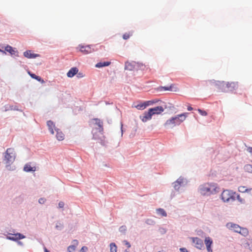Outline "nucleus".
I'll use <instances>...</instances> for the list:
<instances>
[{"instance_id": "obj_1", "label": "nucleus", "mask_w": 252, "mask_h": 252, "mask_svg": "<svg viewBox=\"0 0 252 252\" xmlns=\"http://www.w3.org/2000/svg\"><path fill=\"white\" fill-rule=\"evenodd\" d=\"M188 113H184L170 118L164 124V127L172 128L177 126H179L185 121L188 116Z\"/></svg>"}, {"instance_id": "obj_2", "label": "nucleus", "mask_w": 252, "mask_h": 252, "mask_svg": "<svg viewBox=\"0 0 252 252\" xmlns=\"http://www.w3.org/2000/svg\"><path fill=\"white\" fill-rule=\"evenodd\" d=\"M218 187L216 184L206 183L201 185L199 188L200 193L204 195H209L218 192Z\"/></svg>"}, {"instance_id": "obj_3", "label": "nucleus", "mask_w": 252, "mask_h": 252, "mask_svg": "<svg viewBox=\"0 0 252 252\" xmlns=\"http://www.w3.org/2000/svg\"><path fill=\"white\" fill-rule=\"evenodd\" d=\"M226 226L229 229L238 233L243 236H246L249 234L248 230L246 228L241 227L237 224L229 222L227 223Z\"/></svg>"}, {"instance_id": "obj_4", "label": "nucleus", "mask_w": 252, "mask_h": 252, "mask_svg": "<svg viewBox=\"0 0 252 252\" xmlns=\"http://www.w3.org/2000/svg\"><path fill=\"white\" fill-rule=\"evenodd\" d=\"M234 193H235L231 190H224L223 191L221 194V199L224 202H228L231 199H233Z\"/></svg>"}, {"instance_id": "obj_5", "label": "nucleus", "mask_w": 252, "mask_h": 252, "mask_svg": "<svg viewBox=\"0 0 252 252\" xmlns=\"http://www.w3.org/2000/svg\"><path fill=\"white\" fill-rule=\"evenodd\" d=\"M214 85L218 90L221 92H227L226 82L224 81H217L214 83Z\"/></svg>"}, {"instance_id": "obj_6", "label": "nucleus", "mask_w": 252, "mask_h": 252, "mask_svg": "<svg viewBox=\"0 0 252 252\" xmlns=\"http://www.w3.org/2000/svg\"><path fill=\"white\" fill-rule=\"evenodd\" d=\"M13 149L10 148L7 149L4 157L6 163L12 162L14 160L15 157L13 153Z\"/></svg>"}, {"instance_id": "obj_7", "label": "nucleus", "mask_w": 252, "mask_h": 252, "mask_svg": "<svg viewBox=\"0 0 252 252\" xmlns=\"http://www.w3.org/2000/svg\"><path fill=\"white\" fill-rule=\"evenodd\" d=\"M79 50L84 54H88L94 51V49L90 45H79L78 46Z\"/></svg>"}, {"instance_id": "obj_8", "label": "nucleus", "mask_w": 252, "mask_h": 252, "mask_svg": "<svg viewBox=\"0 0 252 252\" xmlns=\"http://www.w3.org/2000/svg\"><path fill=\"white\" fill-rule=\"evenodd\" d=\"M92 123L94 125L98 126V131L101 134H102L103 131L102 121L99 119L95 118L92 120Z\"/></svg>"}, {"instance_id": "obj_9", "label": "nucleus", "mask_w": 252, "mask_h": 252, "mask_svg": "<svg viewBox=\"0 0 252 252\" xmlns=\"http://www.w3.org/2000/svg\"><path fill=\"white\" fill-rule=\"evenodd\" d=\"M192 239L193 243L195 244V246L196 248L201 250L204 247L203 241L199 237H190Z\"/></svg>"}, {"instance_id": "obj_10", "label": "nucleus", "mask_w": 252, "mask_h": 252, "mask_svg": "<svg viewBox=\"0 0 252 252\" xmlns=\"http://www.w3.org/2000/svg\"><path fill=\"white\" fill-rule=\"evenodd\" d=\"M158 90L159 91H169L177 92L178 91V89L174 84H171L170 86L168 87H159L158 88Z\"/></svg>"}, {"instance_id": "obj_11", "label": "nucleus", "mask_w": 252, "mask_h": 252, "mask_svg": "<svg viewBox=\"0 0 252 252\" xmlns=\"http://www.w3.org/2000/svg\"><path fill=\"white\" fill-rule=\"evenodd\" d=\"M152 116L155 114H160L164 111V108L161 106H157L149 109Z\"/></svg>"}, {"instance_id": "obj_12", "label": "nucleus", "mask_w": 252, "mask_h": 252, "mask_svg": "<svg viewBox=\"0 0 252 252\" xmlns=\"http://www.w3.org/2000/svg\"><path fill=\"white\" fill-rule=\"evenodd\" d=\"M227 92L233 91L238 88V82H226Z\"/></svg>"}, {"instance_id": "obj_13", "label": "nucleus", "mask_w": 252, "mask_h": 252, "mask_svg": "<svg viewBox=\"0 0 252 252\" xmlns=\"http://www.w3.org/2000/svg\"><path fill=\"white\" fill-rule=\"evenodd\" d=\"M204 243L206 246L208 252H212V245L213 244V240L210 237H205Z\"/></svg>"}, {"instance_id": "obj_14", "label": "nucleus", "mask_w": 252, "mask_h": 252, "mask_svg": "<svg viewBox=\"0 0 252 252\" xmlns=\"http://www.w3.org/2000/svg\"><path fill=\"white\" fill-rule=\"evenodd\" d=\"M78 241L77 240H73L71 242V245L67 247V252H75L77 246L78 245Z\"/></svg>"}, {"instance_id": "obj_15", "label": "nucleus", "mask_w": 252, "mask_h": 252, "mask_svg": "<svg viewBox=\"0 0 252 252\" xmlns=\"http://www.w3.org/2000/svg\"><path fill=\"white\" fill-rule=\"evenodd\" d=\"M152 115L149 110L148 111L145 112L143 114V116H141L140 118L143 122H146L147 121L150 120L152 119Z\"/></svg>"}, {"instance_id": "obj_16", "label": "nucleus", "mask_w": 252, "mask_h": 252, "mask_svg": "<svg viewBox=\"0 0 252 252\" xmlns=\"http://www.w3.org/2000/svg\"><path fill=\"white\" fill-rule=\"evenodd\" d=\"M5 52L6 51L9 53L11 55H14L15 56H18V52L17 50L13 49L11 46L9 45H7L5 47Z\"/></svg>"}, {"instance_id": "obj_17", "label": "nucleus", "mask_w": 252, "mask_h": 252, "mask_svg": "<svg viewBox=\"0 0 252 252\" xmlns=\"http://www.w3.org/2000/svg\"><path fill=\"white\" fill-rule=\"evenodd\" d=\"M56 131V137L59 141H62L64 138V135L63 132L59 128L55 129Z\"/></svg>"}, {"instance_id": "obj_18", "label": "nucleus", "mask_w": 252, "mask_h": 252, "mask_svg": "<svg viewBox=\"0 0 252 252\" xmlns=\"http://www.w3.org/2000/svg\"><path fill=\"white\" fill-rule=\"evenodd\" d=\"M24 55L25 57L29 59L35 58L39 56V55L38 54H34L32 53V51L31 50H28L25 51L24 53Z\"/></svg>"}, {"instance_id": "obj_19", "label": "nucleus", "mask_w": 252, "mask_h": 252, "mask_svg": "<svg viewBox=\"0 0 252 252\" xmlns=\"http://www.w3.org/2000/svg\"><path fill=\"white\" fill-rule=\"evenodd\" d=\"M47 125L48 127V129L52 134H54V129H57L55 127V124L52 121H48L47 122Z\"/></svg>"}, {"instance_id": "obj_20", "label": "nucleus", "mask_w": 252, "mask_h": 252, "mask_svg": "<svg viewBox=\"0 0 252 252\" xmlns=\"http://www.w3.org/2000/svg\"><path fill=\"white\" fill-rule=\"evenodd\" d=\"M78 71V69L77 67L71 68L67 72V76L68 77H73Z\"/></svg>"}, {"instance_id": "obj_21", "label": "nucleus", "mask_w": 252, "mask_h": 252, "mask_svg": "<svg viewBox=\"0 0 252 252\" xmlns=\"http://www.w3.org/2000/svg\"><path fill=\"white\" fill-rule=\"evenodd\" d=\"M24 170L26 172L34 171L36 170L35 166H31L30 163L26 164L24 168Z\"/></svg>"}, {"instance_id": "obj_22", "label": "nucleus", "mask_w": 252, "mask_h": 252, "mask_svg": "<svg viewBox=\"0 0 252 252\" xmlns=\"http://www.w3.org/2000/svg\"><path fill=\"white\" fill-rule=\"evenodd\" d=\"M111 64L110 62H99L97 63L95 66L97 68H100L104 66H107Z\"/></svg>"}, {"instance_id": "obj_23", "label": "nucleus", "mask_w": 252, "mask_h": 252, "mask_svg": "<svg viewBox=\"0 0 252 252\" xmlns=\"http://www.w3.org/2000/svg\"><path fill=\"white\" fill-rule=\"evenodd\" d=\"M183 182V179L179 178L174 183V188L175 189L178 190L182 183Z\"/></svg>"}, {"instance_id": "obj_24", "label": "nucleus", "mask_w": 252, "mask_h": 252, "mask_svg": "<svg viewBox=\"0 0 252 252\" xmlns=\"http://www.w3.org/2000/svg\"><path fill=\"white\" fill-rule=\"evenodd\" d=\"M238 190L239 192H241L244 193V192H248L250 193V194H252V189H246V187L244 186L239 187L238 188Z\"/></svg>"}, {"instance_id": "obj_25", "label": "nucleus", "mask_w": 252, "mask_h": 252, "mask_svg": "<svg viewBox=\"0 0 252 252\" xmlns=\"http://www.w3.org/2000/svg\"><path fill=\"white\" fill-rule=\"evenodd\" d=\"M242 245L245 248L247 249H249L250 250H252V245L251 246V244L249 242L247 241L246 240L244 241L242 243Z\"/></svg>"}, {"instance_id": "obj_26", "label": "nucleus", "mask_w": 252, "mask_h": 252, "mask_svg": "<svg viewBox=\"0 0 252 252\" xmlns=\"http://www.w3.org/2000/svg\"><path fill=\"white\" fill-rule=\"evenodd\" d=\"M157 213L162 217H166L167 214L165 210L161 208L157 209Z\"/></svg>"}, {"instance_id": "obj_27", "label": "nucleus", "mask_w": 252, "mask_h": 252, "mask_svg": "<svg viewBox=\"0 0 252 252\" xmlns=\"http://www.w3.org/2000/svg\"><path fill=\"white\" fill-rule=\"evenodd\" d=\"M244 170L246 172L252 173V165L247 164L244 166Z\"/></svg>"}, {"instance_id": "obj_28", "label": "nucleus", "mask_w": 252, "mask_h": 252, "mask_svg": "<svg viewBox=\"0 0 252 252\" xmlns=\"http://www.w3.org/2000/svg\"><path fill=\"white\" fill-rule=\"evenodd\" d=\"M110 252H117V246L115 243H111L110 244Z\"/></svg>"}, {"instance_id": "obj_29", "label": "nucleus", "mask_w": 252, "mask_h": 252, "mask_svg": "<svg viewBox=\"0 0 252 252\" xmlns=\"http://www.w3.org/2000/svg\"><path fill=\"white\" fill-rule=\"evenodd\" d=\"M7 239L16 242H18L19 240L25 238V237H5Z\"/></svg>"}, {"instance_id": "obj_30", "label": "nucleus", "mask_w": 252, "mask_h": 252, "mask_svg": "<svg viewBox=\"0 0 252 252\" xmlns=\"http://www.w3.org/2000/svg\"><path fill=\"white\" fill-rule=\"evenodd\" d=\"M135 107L138 110H143L146 107L144 103V102L142 103H140L139 104H137V105L135 106Z\"/></svg>"}, {"instance_id": "obj_31", "label": "nucleus", "mask_w": 252, "mask_h": 252, "mask_svg": "<svg viewBox=\"0 0 252 252\" xmlns=\"http://www.w3.org/2000/svg\"><path fill=\"white\" fill-rule=\"evenodd\" d=\"M132 34V32H128V33H125L123 35V38L125 40H126L128 39L130 36H131Z\"/></svg>"}, {"instance_id": "obj_32", "label": "nucleus", "mask_w": 252, "mask_h": 252, "mask_svg": "<svg viewBox=\"0 0 252 252\" xmlns=\"http://www.w3.org/2000/svg\"><path fill=\"white\" fill-rule=\"evenodd\" d=\"M157 101H154V100H150V101H145L144 102V103L146 105V107L150 105H152L153 104H154V103H156L157 102Z\"/></svg>"}, {"instance_id": "obj_33", "label": "nucleus", "mask_w": 252, "mask_h": 252, "mask_svg": "<svg viewBox=\"0 0 252 252\" xmlns=\"http://www.w3.org/2000/svg\"><path fill=\"white\" fill-rule=\"evenodd\" d=\"M198 111L199 113V114L202 116H206L207 115V113L205 111L201 109H198Z\"/></svg>"}, {"instance_id": "obj_34", "label": "nucleus", "mask_w": 252, "mask_h": 252, "mask_svg": "<svg viewBox=\"0 0 252 252\" xmlns=\"http://www.w3.org/2000/svg\"><path fill=\"white\" fill-rule=\"evenodd\" d=\"M119 230L122 232H125L126 230V227L125 225H123L120 227Z\"/></svg>"}, {"instance_id": "obj_35", "label": "nucleus", "mask_w": 252, "mask_h": 252, "mask_svg": "<svg viewBox=\"0 0 252 252\" xmlns=\"http://www.w3.org/2000/svg\"><path fill=\"white\" fill-rule=\"evenodd\" d=\"M88 250V248L86 246H83L80 250L79 251V252H87V251Z\"/></svg>"}, {"instance_id": "obj_36", "label": "nucleus", "mask_w": 252, "mask_h": 252, "mask_svg": "<svg viewBox=\"0 0 252 252\" xmlns=\"http://www.w3.org/2000/svg\"><path fill=\"white\" fill-rule=\"evenodd\" d=\"M146 223L150 225H153L155 223V222L152 219H147L146 220Z\"/></svg>"}, {"instance_id": "obj_37", "label": "nucleus", "mask_w": 252, "mask_h": 252, "mask_svg": "<svg viewBox=\"0 0 252 252\" xmlns=\"http://www.w3.org/2000/svg\"><path fill=\"white\" fill-rule=\"evenodd\" d=\"M63 226V224L62 223H61V222H58L57 224H56V227L58 229H61Z\"/></svg>"}, {"instance_id": "obj_38", "label": "nucleus", "mask_w": 252, "mask_h": 252, "mask_svg": "<svg viewBox=\"0 0 252 252\" xmlns=\"http://www.w3.org/2000/svg\"><path fill=\"white\" fill-rule=\"evenodd\" d=\"M35 79L38 81L41 82L42 84L44 83V81L39 76H37Z\"/></svg>"}, {"instance_id": "obj_39", "label": "nucleus", "mask_w": 252, "mask_h": 252, "mask_svg": "<svg viewBox=\"0 0 252 252\" xmlns=\"http://www.w3.org/2000/svg\"><path fill=\"white\" fill-rule=\"evenodd\" d=\"M131 63H126V68L129 69V70H131L132 68L130 67V66H131Z\"/></svg>"}, {"instance_id": "obj_40", "label": "nucleus", "mask_w": 252, "mask_h": 252, "mask_svg": "<svg viewBox=\"0 0 252 252\" xmlns=\"http://www.w3.org/2000/svg\"><path fill=\"white\" fill-rule=\"evenodd\" d=\"M28 73L30 75V76L32 78H33V79H35L36 78L37 75H36L35 74H33V73H31L30 71L28 72Z\"/></svg>"}, {"instance_id": "obj_41", "label": "nucleus", "mask_w": 252, "mask_h": 252, "mask_svg": "<svg viewBox=\"0 0 252 252\" xmlns=\"http://www.w3.org/2000/svg\"><path fill=\"white\" fill-rule=\"evenodd\" d=\"M46 199L44 198H41L39 199L38 202L40 204H43L45 202Z\"/></svg>"}, {"instance_id": "obj_42", "label": "nucleus", "mask_w": 252, "mask_h": 252, "mask_svg": "<svg viewBox=\"0 0 252 252\" xmlns=\"http://www.w3.org/2000/svg\"><path fill=\"white\" fill-rule=\"evenodd\" d=\"M179 250L180 252H188V250L186 248H181Z\"/></svg>"}, {"instance_id": "obj_43", "label": "nucleus", "mask_w": 252, "mask_h": 252, "mask_svg": "<svg viewBox=\"0 0 252 252\" xmlns=\"http://www.w3.org/2000/svg\"><path fill=\"white\" fill-rule=\"evenodd\" d=\"M124 243L125 244V245H126L128 248L131 247L130 244L127 241H124Z\"/></svg>"}, {"instance_id": "obj_44", "label": "nucleus", "mask_w": 252, "mask_h": 252, "mask_svg": "<svg viewBox=\"0 0 252 252\" xmlns=\"http://www.w3.org/2000/svg\"><path fill=\"white\" fill-rule=\"evenodd\" d=\"M64 206V203L62 201H61L59 203V207L60 208H63Z\"/></svg>"}, {"instance_id": "obj_45", "label": "nucleus", "mask_w": 252, "mask_h": 252, "mask_svg": "<svg viewBox=\"0 0 252 252\" xmlns=\"http://www.w3.org/2000/svg\"><path fill=\"white\" fill-rule=\"evenodd\" d=\"M42 245L43 246V249L44 252H50V251H49L44 246L43 243H42Z\"/></svg>"}, {"instance_id": "obj_46", "label": "nucleus", "mask_w": 252, "mask_h": 252, "mask_svg": "<svg viewBox=\"0 0 252 252\" xmlns=\"http://www.w3.org/2000/svg\"><path fill=\"white\" fill-rule=\"evenodd\" d=\"M10 234H11V235H15V236H18L19 237L24 236V235L21 234L20 233H17V234H12V233H10Z\"/></svg>"}, {"instance_id": "obj_47", "label": "nucleus", "mask_w": 252, "mask_h": 252, "mask_svg": "<svg viewBox=\"0 0 252 252\" xmlns=\"http://www.w3.org/2000/svg\"><path fill=\"white\" fill-rule=\"evenodd\" d=\"M248 151L252 154V147L248 148Z\"/></svg>"}, {"instance_id": "obj_48", "label": "nucleus", "mask_w": 252, "mask_h": 252, "mask_svg": "<svg viewBox=\"0 0 252 252\" xmlns=\"http://www.w3.org/2000/svg\"><path fill=\"white\" fill-rule=\"evenodd\" d=\"M17 244H18L19 246H23V243H22L20 240H19V241L17 242Z\"/></svg>"}, {"instance_id": "obj_49", "label": "nucleus", "mask_w": 252, "mask_h": 252, "mask_svg": "<svg viewBox=\"0 0 252 252\" xmlns=\"http://www.w3.org/2000/svg\"><path fill=\"white\" fill-rule=\"evenodd\" d=\"M193 109V108L190 106H188V110L189 111H191Z\"/></svg>"}, {"instance_id": "obj_50", "label": "nucleus", "mask_w": 252, "mask_h": 252, "mask_svg": "<svg viewBox=\"0 0 252 252\" xmlns=\"http://www.w3.org/2000/svg\"><path fill=\"white\" fill-rule=\"evenodd\" d=\"M93 137L94 139H97V137L95 136L94 132V129L93 130Z\"/></svg>"}, {"instance_id": "obj_51", "label": "nucleus", "mask_w": 252, "mask_h": 252, "mask_svg": "<svg viewBox=\"0 0 252 252\" xmlns=\"http://www.w3.org/2000/svg\"><path fill=\"white\" fill-rule=\"evenodd\" d=\"M0 52H1L3 53V54H6V52L0 49Z\"/></svg>"}, {"instance_id": "obj_52", "label": "nucleus", "mask_w": 252, "mask_h": 252, "mask_svg": "<svg viewBox=\"0 0 252 252\" xmlns=\"http://www.w3.org/2000/svg\"><path fill=\"white\" fill-rule=\"evenodd\" d=\"M237 198H238V199L241 202H242V200L240 198L239 195H238Z\"/></svg>"}, {"instance_id": "obj_53", "label": "nucleus", "mask_w": 252, "mask_h": 252, "mask_svg": "<svg viewBox=\"0 0 252 252\" xmlns=\"http://www.w3.org/2000/svg\"><path fill=\"white\" fill-rule=\"evenodd\" d=\"M37 240L39 242H40V241L41 240L40 238L37 239Z\"/></svg>"}, {"instance_id": "obj_54", "label": "nucleus", "mask_w": 252, "mask_h": 252, "mask_svg": "<svg viewBox=\"0 0 252 252\" xmlns=\"http://www.w3.org/2000/svg\"><path fill=\"white\" fill-rule=\"evenodd\" d=\"M158 252H161L160 251H158Z\"/></svg>"}]
</instances>
